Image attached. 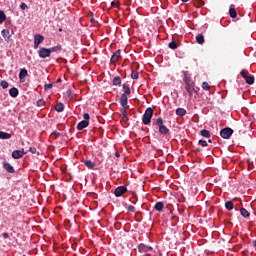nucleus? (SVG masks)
<instances>
[{
	"label": "nucleus",
	"instance_id": "b1692460",
	"mask_svg": "<svg viewBox=\"0 0 256 256\" xmlns=\"http://www.w3.org/2000/svg\"><path fill=\"white\" fill-rule=\"evenodd\" d=\"M123 95H131V88L127 84H123Z\"/></svg>",
	"mask_w": 256,
	"mask_h": 256
},
{
	"label": "nucleus",
	"instance_id": "ea45409f",
	"mask_svg": "<svg viewBox=\"0 0 256 256\" xmlns=\"http://www.w3.org/2000/svg\"><path fill=\"white\" fill-rule=\"evenodd\" d=\"M121 114H122V117H127V108H122Z\"/></svg>",
	"mask_w": 256,
	"mask_h": 256
},
{
	"label": "nucleus",
	"instance_id": "cd10ccee",
	"mask_svg": "<svg viewBox=\"0 0 256 256\" xmlns=\"http://www.w3.org/2000/svg\"><path fill=\"white\" fill-rule=\"evenodd\" d=\"M233 207H235V205L233 204V201H227L225 203V208L228 210V211H233Z\"/></svg>",
	"mask_w": 256,
	"mask_h": 256
},
{
	"label": "nucleus",
	"instance_id": "6ab92c4d",
	"mask_svg": "<svg viewBox=\"0 0 256 256\" xmlns=\"http://www.w3.org/2000/svg\"><path fill=\"white\" fill-rule=\"evenodd\" d=\"M196 42L198 45H203V43H205V36H203V34H198L196 36Z\"/></svg>",
	"mask_w": 256,
	"mask_h": 256
},
{
	"label": "nucleus",
	"instance_id": "9b49d317",
	"mask_svg": "<svg viewBox=\"0 0 256 256\" xmlns=\"http://www.w3.org/2000/svg\"><path fill=\"white\" fill-rule=\"evenodd\" d=\"M185 89L189 97H193V93L195 92V82L192 84H186Z\"/></svg>",
	"mask_w": 256,
	"mask_h": 256
},
{
	"label": "nucleus",
	"instance_id": "4c0bfd02",
	"mask_svg": "<svg viewBox=\"0 0 256 256\" xmlns=\"http://www.w3.org/2000/svg\"><path fill=\"white\" fill-rule=\"evenodd\" d=\"M44 89H45V91H49V89H53V84H51V83L45 84Z\"/></svg>",
	"mask_w": 256,
	"mask_h": 256
},
{
	"label": "nucleus",
	"instance_id": "052dcab7",
	"mask_svg": "<svg viewBox=\"0 0 256 256\" xmlns=\"http://www.w3.org/2000/svg\"><path fill=\"white\" fill-rule=\"evenodd\" d=\"M132 203H134V204H135V202H134V201H132Z\"/></svg>",
	"mask_w": 256,
	"mask_h": 256
},
{
	"label": "nucleus",
	"instance_id": "c03bdc74",
	"mask_svg": "<svg viewBox=\"0 0 256 256\" xmlns=\"http://www.w3.org/2000/svg\"><path fill=\"white\" fill-rule=\"evenodd\" d=\"M29 151H30V153H32V155H35V153H37V148L30 147Z\"/></svg>",
	"mask_w": 256,
	"mask_h": 256
},
{
	"label": "nucleus",
	"instance_id": "3c124183",
	"mask_svg": "<svg viewBox=\"0 0 256 256\" xmlns=\"http://www.w3.org/2000/svg\"><path fill=\"white\" fill-rule=\"evenodd\" d=\"M56 83H61V78H58V79L56 80Z\"/></svg>",
	"mask_w": 256,
	"mask_h": 256
},
{
	"label": "nucleus",
	"instance_id": "4d7b16f0",
	"mask_svg": "<svg viewBox=\"0 0 256 256\" xmlns=\"http://www.w3.org/2000/svg\"><path fill=\"white\" fill-rule=\"evenodd\" d=\"M208 143H212V141H211V140H208Z\"/></svg>",
	"mask_w": 256,
	"mask_h": 256
},
{
	"label": "nucleus",
	"instance_id": "aec40b11",
	"mask_svg": "<svg viewBox=\"0 0 256 256\" xmlns=\"http://www.w3.org/2000/svg\"><path fill=\"white\" fill-rule=\"evenodd\" d=\"M50 50V54L52 53H59L63 47L61 45H56L54 47L48 48Z\"/></svg>",
	"mask_w": 256,
	"mask_h": 256
},
{
	"label": "nucleus",
	"instance_id": "ddd939ff",
	"mask_svg": "<svg viewBox=\"0 0 256 256\" xmlns=\"http://www.w3.org/2000/svg\"><path fill=\"white\" fill-rule=\"evenodd\" d=\"M3 169L7 171V173H15V168L9 162H3Z\"/></svg>",
	"mask_w": 256,
	"mask_h": 256
},
{
	"label": "nucleus",
	"instance_id": "e433bc0d",
	"mask_svg": "<svg viewBox=\"0 0 256 256\" xmlns=\"http://www.w3.org/2000/svg\"><path fill=\"white\" fill-rule=\"evenodd\" d=\"M198 144L201 145V147H207V145H209L205 140H199Z\"/></svg>",
	"mask_w": 256,
	"mask_h": 256
},
{
	"label": "nucleus",
	"instance_id": "423d86ee",
	"mask_svg": "<svg viewBox=\"0 0 256 256\" xmlns=\"http://www.w3.org/2000/svg\"><path fill=\"white\" fill-rule=\"evenodd\" d=\"M45 41V37L41 34H36L34 36V49H39V44Z\"/></svg>",
	"mask_w": 256,
	"mask_h": 256
},
{
	"label": "nucleus",
	"instance_id": "bf43d9fd",
	"mask_svg": "<svg viewBox=\"0 0 256 256\" xmlns=\"http://www.w3.org/2000/svg\"><path fill=\"white\" fill-rule=\"evenodd\" d=\"M132 203H134V204H135V202H134V201H132Z\"/></svg>",
	"mask_w": 256,
	"mask_h": 256
},
{
	"label": "nucleus",
	"instance_id": "c9c22d12",
	"mask_svg": "<svg viewBox=\"0 0 256 256\" xmlns=\"http://www.w3.org/2000/svg\"><path fill=\"white\" fill-rule=\"evenodd\" d=\"M169 48L170 49H177V42L175 41H172L169 43Z\"/></svg>",
	"mask_w": 256,
	"mask_h": 256
},
{
	"label": "nucleus",
	"instance_id": "de8ad7c7",
	"mask_svg": "<svg viewBox=\"0 0 256 256\" xmlns=\"http://www.w3.org/2000/svg\"><path fill=\"white\" fill-rule=\"evenodd\" d=\"M111 5L112 7H119V2H112Z\"/></svg>",
	"mask_w": 256,
	"mask_h": 256
},
{
	"label": "nucleus",
	"instance_id": "473e14b6",
	"mask_svg": "<svg viewBox=\"0 0 256 256\" xmlns=\"http://www.w3.org/2000/svg\"><path fill=\"white\" fill-rule=\"evenodd\" d=\"M202 89H204V91H209V89H211V86L209 85V83L203 82Z\"/></svg>",
	"mask_w": 256,
	"mask_h": 256
},
{
	"label": "nucleus",
	"instance_id": "8fccbe9b",
	"mask_svg": "<svg viewBox=\"0 0 256 256\" xmlns=\"http://www.w3.org/2000/svg\"><path fill=\"white\" fill-rule=\"evenodd\" d=\"M115 157H121V154H119V152H116Z\"/></svg>",
	"mask_w": 256,
	"mask_h": 256
},
{
	"label": "nucleus",
	"instance_id": "1a4fd4ad",
	"mask_svg": "<svg viewBox=\"0 0 256 256\" xmlns=\"http://www.w3.org/2000/svg\"><path fill=\"white\" fill-rule=\"evenodd\" d=\"M27 152H25V149L22 150H14L12 152V157L13 159H21V157H23V155H26Z\"/></svg>",
	"mask_w": 256,
	"mask_h": 256
},
{
	"label": "nucleus",
	"instance_id": "13d9d810",
	"mask_svg": "<svg viewBox=\"0 0 256 256\" xmlns=\"http://www.w3.org/2000/svg\"><path fill=\"white\" fill-rule=\"evenodd\" d=\"M37 155H39V152H37Z\"/></svg>",
	"mask_w": 256,
	"mask_h": 256
},
{
	"label": "nucleus",
	"instance_id": "4468645a",
	"mask_svg": "<svg viewBox=\"0 0 256 256\" xmlns=\"http://www.w3.org/2000/svg\"><path fill=\"white\" fill-rule=\"evenodd\" d=\"M86 127H89V121L82 120V121L77 125L78 131H83V129H86Z\"/></svg>",
	"mask_w": 256,
	"mask_h": 256
},
{
	"label": "nucleus",
	"instance_id": "f3484780",
	"mask_svg": "<svg viewBox=\"0 0 256 256\" xmlns=\"http://www.w3.org/2000/svg\"><path fill=\"white\" fill-rule=\"evenodd\" d=\"M1 35L2 37H4L5 41H9V39L11 38V34L7 29L2 30Z\"/></svg>",
	"mask_w": 256,
	"mask_h": 256
},
{
	"label": "nucleus",
	"instance_id": "bb28decb",
	"mask_svg": "<svg viewBox=\"0 0 256 256\" xmlns=\"http://www.w3.org/2000/svg\"><path fill=\"white\" fill-rule=\"evenodd\" d=\"M0 139H11V133L0 131Z\"/></svg>",
	"mask_w": 256,
	"mask_h": 256
},
{
	"label": "nucleus",
	"instance_id": "20e7f679",
	"mask_svg": "<svg viewBox=\"0 0 256 256\" xmlns=\"http://www.w3.org/2000/svg\"><path fill=\"white\" fill-rule=\"evenodd\" d=\"M38 55L40 59H47V57H51V50L49 48L41 47L38 51Z\"/></svg>",
	"mask_w": 256,
	"mask_h": 256
},
{
	"label": "nucleus",
	"instance_id": "09e8293b",
	"mask_svg": "<svg viewBox=\"0 0 256 256\" xmlns=\"http://www.w3.org/2000/svg\"><path fill=\"white\" fill-rule=\"evenodd\" d=\"M53 135H55V137H59L61 134L57 131L53 132Z\"/></svg>",
	"mask_w": 256,
	"mask_h": 256
},
{
	"label": "nucleus",
	"instance_id": "5701e85b",
	"mask_svg": "<svg viewBox=\"0 0 256 256\" xmlns=\"http://www.w3.org/2000/svg\"><path fill=\"white\" fill-rule=\"evenodd\" d=\"M84 165H86L88 169H95V162L91 160L84 161Z\"/></svg>",
	"mask_w": 256,
	"mask_h": 256
},
{
	"label": "nucleus",
	"instance_id": "2f4dec72",
	"mask_svg": "<svg viewBox=\"0 0 256 256\" xmlns=\"http://www.w3.org/2000/svg\"><path fill=\"white\" fill-rule=\"evenodd\" d=\"M240 213H241L242 217H245V218L250 216L249 211H247V209H245V208H241Z\"/></svg>",
	"mask_w": 256,
	"mask_h": 256
},
{
	"label": "nucleus",
	"instance_id": "c85d7f7f",
	"mask_svg": "<svg viewBox=\"0 0 256 256\" xmlns=\"http://www.w3.org/2000/svg\"><path fill=\"white\" fill-rule=\"evenodd\" d=\"M5 21H7V16L5 15V12H3V10H0V25L2 23H5Z\"/></svg>",
	"mask_w": 256,
	"mask_h": 256
},
{
	"label": "nucleus",
	"instance_id": "393cba45",
	"mask_svg": "<svg viewBox=\"0 0 256 256\" xmlns=\"http://www.w3.org/2000/svg\"><path fill=\"white\" fill-rule=\"evenodd\" d=\"M200 135L206 139H209V137H211V132H209V130L203 129L200 131Z\"/></svg>",
	"mask_w": 256,
	"mask_h": 256
},
{
	"label": "nucleus",
	"instance_id": "a18cd8bd",
	"mask_svg": "<svg viewBox=\"0 0 256 256\" xmlns=\"http://www.w3.org/2000/svg\"><path fill=\"white\" fill-rule=\"evenodd\" d=\"M83 118H84V121H89V119H90L89 113H85L83 115Z\"/></svg>",
	"mask_w": 256,
	"mask_h": 256
},
{
	"label": "nucleus",
	"instance_id": "a878e982",
	"mask_svg": "<svg viewBox=\"0 0 256 256\" xmlns=\"http://www.w3.org/2000/svg\"><path fill=\"white\" fill-rule=\"evenodd\" d=\"M184 83L185 85H191L192 83H195L191 80V77L187 75V73H184Z\"/></svg>",
	"mask_w": 256,
	"mask_h": 256
},
{
	"label": "nucleus",
	"instance_id": "7ed1b4c3",
	"mask_svg": "<svg viewBox=\"0 0 256 256\" xmlns=\"http://www.w3.org/2000/svg\"><path fill=\"white\" fill-rule=\"evenodd\" d=\"M151 119H153V108L149 107L145 110L142 123H144V125H149L151 123Z\"/></svg>",
	"mask_w": 256,
	"mask_h": 256
},
{
	"label": "nucleus",
	"instance_id": "0eeeda50",
	"mask_svg": "<svg viewBox=\"0 0 256 256\" xmlns=\"http://www.w3.org/2000/svg\"><path fill=\"white\" fill-rule=\"evenodd\" d=\"M125 193H127L126 186H118L114 191L115 197H121L122 195H125Z\"/></svg>",
	"mask_w": 256,
	"mask_h": 256
},
{
	"label": "nucleus",
	"instance_id": "f8f14e48",
	"mask_svg": "<svg viewBox=\"0 0 256 256\" xmlns=\"http://www.w3.org/2000/svg\"><path fill=\"white\" fill-rule=\"evenodd\" d=\"M121 57V50H117L116 52L113 53V55L110 58L111 63H117L119 61V58Z\"/></svg>",
	"mask_w": 256,
	"mask_h": 256
},
{
	"label": "nucleus",
	"instance_id": "603ef678",
	"mask_svg": "<svg viewBox=\"0 0 256 256\" xmlns=\"http://www.w3.org/2000/svg\"><path fill=\"white\" fill-rule=\"evenodd\" d=\"M189 0H181L182 3H187Z\"/></svg>",
	"mask_w": 256,
	"mask_h": 256
},
{
	"label": "nucleus",
	"instance_id": "412c9836",
	"mask_svg": "<svg viewBox=\"0 0 256 256\" xmlns=\"http://www.w3.org/2000/svg\"><path fill=\"white\" fill-rule=\"evenodd\" d=\"M9 94H10V96H12L13 98L18 97V96H19V90H18L17 88L13 87V88H11V89L9 90Z\"/></svg>",
	"mask_w": 256,
	"mask_h": 256
},
{
	"label": "nucleus",
	"instance_id": "c756f323",
	"mask_svg": "<svg viewBox=\"0 0 256 256\" xmlns=\"http://www.w3.org/2000/svg\"><path fill=\"white\" fill-rule=\"evenodd\" d=\"M229 15L232 19H236L237 17V10H235V8H230L229 9Z\"/></svg>",
	"mask_w": 256,
	"mask_h": 256
},
{
	"label": "nucleus",
	"instance_id": "7c9ffc66",
	"mask_svg": "<svg viewBox=\"0 0 256 256\" xmlns=\"http://www.w3.org/2000/svg\"><path fill=\"white\" fill-rule=\"evenodd\" d=\"M113 85H115L116 87L121 86V77H119V76L114 77Z\"/></svg>",
	"mask_w": 256,
	"mask_h": 256
},
{
	"label": "nucleus",
	"instance_id": "2eb2a0df",
	"mask_svg": "<svg viewBox=\"0 0 256 256\" xmlns=\"http://www.w3.org/2000/svg\"><path fill=\"white\" fill-rule=\"evenodd\" d=\"M154 209H155V211H158L159 213H161V211H163V209H165V203H163V202H157V203L154 205Z\"/></svg>",
	"mask_w": 256,
	"mask_h": 256
},
{
	"label": "nucleus",
	"instance_id": "9d476101",
	"mask_svg": "<svg viewBox=\"0 0 256 256\" xmlns=\"http://www.w3.org/2000/svg\"><path fill=\"white\" fill-rule=\"evenodd\" d=\"M138 251L140 253H149L150 251H153V247L145 245V244H139Z\"/></svg>",
	"mask_w": 256,
	"mask_h": 256
},
{
	"label": "nucleus",
	"instance_id": "49530a36",
	"mask_svg": "<svg viewBox=\"0 0 256 256\" xmlns=\"http://www.w3.org/2000/svg\"><path fill=\"white\" fill-rule=\"evenodd\" d=\"M2 236H3L4 239H9V233H7V232H4L2 234Z\"/></svg>",
	"mask_w": 256,
	"mask_h": 256
},
{
	"label": "nucleus",
	"instance_id": "72a5a7b5",
	"mask_svg": "<svg viewBox=\"0 0 256 256\" xmlns=\"http://www.w3.org/2000/svg\"><path fill=\"white\" fill-rule=\"evenodd\" d=\"M0 87H2V89H7V87H9V83L5 80H2L0 83Z\"/></svg>",
	"mask_w": 256,
	"mask_h": 256
},
{
	"label": "nucleus",
	"instance_id": "a19ab883",
	"mask_svg": "<svg viewBox=\"0 0 256 256\" xmlns=\"http://www.w3.org/2000/svg\"><path fill=\"white\" fill-rule=\"evenodd\" d=\"M29 7L27 6V4L25 3H21L20 4V9H22V11H25V9H28Z\"/></svg>",
	"mask_w": 256,
	"mask_h": 256
},
{
	"label": "nucleus",
	"instance_id": "79ce46f5",
	"mask_svg": "<svg viewBox=\"0 0 256 256\" xmlns=\"http://www.w3.org/2000/svg\"><path fill=\"white\" fill-rule=\"evenodd\" d=\"M37 105H38V107H43V106L45 105V101H43V100H38V101H37Z\"/></svg>",
	"mask_w": 256,
	"mask_h": 256
},
{
	"label": "nucleus",
	"instance_id": "f03ea898",
	"mask_svg": "<svg viewBox=\"0 0 256 256\" xmlns=\"http://www.w3.org/2000/svg\"><path fill=\"white\" fill-rule=\"evenodd\" d=\"M240 75H241V77H243V79H245V82L247 83V85H253V83H255V76L250 75L249 70L243 69L240 72Z\"/></svg>",
	"mask_w": 256,
	"mask_h": 256
},
{
	"label": "nucleus",
	"instance_id": "f704fd0d",
	"mask_svg": "<svg viewBox=\"0 0 256 256\" xmlns=\"http://www.w3.org/2000/svg\"><path fill=\"white\" fill-rule=\"evenodd\" d=\"M131 78H132V79H139V72H137V71H132V73H131Z\"/></svg>",
	"mask_w": 256,
	"mask_h": 256
},
{
	"label": "nucleus",
	"instance_id": "6e6552de",
	"mask_svg": "<svg viewBox=\"0 0 256 256\" xmlns=\"http://www.w3.org/2000/svg\"><path fill=\"white\" fill-rule=\"evenodd\" d=\"M128 103H129V98H127V95L122 94L120 98V105L122 106V108L129 109Z\"/></svg>",
	"mask_w": 256,
	"mask_h": 256
},
{
	"label": "nucleus",
	"instance_id": "58836bf2",
	"mask_svg": "<svg viewBox=\"0 0 256 256\" xmlns=\"http://www.w3.org/2000/svg\"><path fill=\"white\" fill-rule=\"evenodd\" d=\"M127 211H129L130 213H135V206H132V205L128 206Z\"/></svg>",
	"mask_w": 256,
	"mask_h": 256
},
{
	"label": "nucleus",
	"instance_id": "37998d69",
	"mask_svg": "<svg viewBox=\"0 0 256 256\" xmlns=\"http://www.w3.org/2000/svg\"><path fill=\"white\" fill-rule=\"evenodd\" d=\"M121 121H122L123 123H129V117H127V116H122Z\"/></svg>",
	"mask_w": 256,
	"mask_h": 256
},
{
	"label": "nucleus",
	"instance_id": "dca6fc26",
	"mask_svg": "<svg viewBox=\"0 0 256 256\" xmlns=\"http://www.w3.org/2000/svg\"><path fill=\"white\" fill-rule=\"evenodd\" d=\"M55 111H57V113H63V111H65V104L64 103H57L55 105Z\"/></svg>",
	"mask_w": 256,
	"mask_h": 256
},
{
	"label": "nucleus",
	"instance_id": "5fc2aeb1",
	"mask_svg": "<svg viewBox=\"0 0 256 256\" xmlns=\"http://www.w3.org/2000/svg\"><path fill=\"white\" fill-rule=\"evenodd\" d=\"M63 31V28H59V32L61 33Z\"/></svg>",
	"mask_w": 256,
	"mask_h": 256
},
{
	"label": "nucleus",
	"instance_id": "4be33fe9",
	"mask_svg": "<svg viewBox=\"0 0 256 256\" xmlns=\"http://www.w3.org/2000/svg\"><path fill=\"white\" fill-rule=\"evenodd\" d=\"M27 75H28L27 69H21L20 73H19L20 81H23V79H25V77H27Z\"/></svg>",
	"mask_w": 256,
	"mask_h": 256
},
{
	"label": "nucleus",
	"instance_id": "f257e3e1",
	"mask_svg": "<svg viewBox=\"0 0 256 256\" xmlns=\"http://www.w3.org/2000/svg\"><path fill=\"white\" fill-rule=\"evenodd\" d=\"M153 125L158 127V131L160 135H169L170 133L169 128L165 126V121L163 120V118L159 117L158 119H156V121L153 122Z\"/></svg>",
	"mask_w": 256,
	"mask_h": 256
},
{
	"label": "nucleus",
	"instance_id": "39448f33",
	"mask_svg": "<svg viewBox=\"0 0 256 256\" xmlns=\"http://www.w3.org/2000/svg\"><path fill=\"white\" fill-rule=\"evenodd\" d=\"M231 135H233V129L231 128H224L220 131L222 139H229Z\"/></svg>",
	"mask_w": 256,
	"mask_h": 256
},
{
	"label": "nucleus",
	"instance_id": "864d4df0",
	"mask_svg": "<svg viewBox=\"0 0 256 256\" xmlns=\"http://www.w3.org/2000/svg\"><path fill=\"white\" fill-rule=\"evenodd\" d=\"M91 23H95V19H91Z\"/></svg>",
	"mask_w": 256,
	"mask_h": 256
},
{
	"label": "nucleus",
	"instance_id": "6e6d98bb",
	"mask_svg": "<svg viewBox=\"0 0 256 256\" xmlns=\"http://www.w3.org/2000/svg\"><path fill=\"white\" fill-rule=\"evenodd\" d=\"M200 5H203V1L202 0H200Z\"/></svg>",
	"mask_w": 256,
	"mask_h": 256
},
{
	"label": "nucleus",
	"instance_id": "a211bd4d",
	"mask_svg": "<svg viewBox=\"0 0 256 256\" xmlns=\"http://www.w3.org/2000/svg\"><path fill=\"white\" fill-rule=\"evenodd\" d=\"M176 115L179 117H185V115H187V110H185V108H178L176 109Z\"/></svg>",
	"mask_w": 256,
	"mask_h": 256
}]
</instances>
